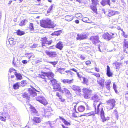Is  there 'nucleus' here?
<instances>
[{"instance_id":"obj_28","label":"nucleus","mask_w":128,"mask_h":128,"mask_svg":"<svg viewBox=\"0 0 128 128\" xmlns=\"http://www.w3.org/2000/svg\"><path fill=\"white\" fill-rule=\"evenodd\" d=\"M82 20L83 22L87 23H90L92 22V21L89 20L88 18L85 17L83 18Z\"/></svg>"},{"instance_id":"obj_39","label":"nucleus","mask_w":128,"mask_h":128,"mask_svg":"<svg viewBox=\"0 0 128 128\" xmlns=\"http://www.w3.org/2000/svg\"><path fill=\"white\" fill-rule=\"evenodd\" d=\"M30 108L31 109V112H33V113H35L36 112V110L34 108V107L31 105H30Z\"/></svg>"},{"instance_id":"obj_46","label":"nucleus","mask_w":128,"mask_h":128,"mask_svg":"<svg viewBox=\"0 0 128 128\" xmlns=\"http://www.w3.org/2000/svg\"><path fill=\"white\" fill-rule=\"evenodd\" d=\"M113 88L116 92L117 93L116 86L115 83H114L113 85Z\"/></svg>"},{"instance_id":"obj_37","label":"nucleus","mask_w":128,"mask_h":128,"mask_svg":"<svg viewBox=\"0 0 128 128\" xmlns=\"http://www.w3.org/2000/svg\"><path fill=\"white\" fill-rule=\"evenodd\" d=\"M75 17L78 18H82V15L80 13H78L75 15Z\"/></svg>"},{"instance_id":"obj_23","label":"nucleus","mask_w":128,"mask_h":128,"mask_svg":"<svg viewBox=\"0 0 128 128\" xmlns=\"http://www.w3.org/2000/svg\"><path fill=\"white\" fill-rule=\"evenodd\" d=\"M22 96L23 98L28 100H29L30 98L29 95L26 92L23 93L22 95Z\"/></svg>"},{"instance_id":"obj_63","label":"nucleus","mask_w":128,"mask_h":128,"mask_svg":"<svg viewBox=\"0 0 128 128\" xmlns=\"http://www.w3.org/2000/svg\"><path fill=\"white\" fill-rule=\"evenodd\" d=\"M70 70H72L74 71L75 72H77V70L75 69L74 68H72L70 69Z\"/></svg>"},{"instance_id":"obj_45","label":"nucleus","mask_w":128,"mask_h":128,"mask_svg":"<svg viewBox=\"0 0 128 128\" xmlns=\"http://www.w3.org/2000/svg\"><path fill=\"white\" fill-rule=\"evenodd\" d=\"M63 122L66 125L70 126V122L66 121L65 120H63Z\"/></svg>"},{"instance_id":"obj_64","label":"nucleus","mask_w":128,"mask_h":128,"mask_svg":"<svg viewBox=\"0 0 128 128\" xmlns=\"http://www.w3.org/2000/svg\"><path fill=\"white\" fill-rule=\"evenodd\" d=\"M22 62L24 64H26L27 63V61L26 60H24L22 61Z\"/></svg>"},{"instance_id":"obj_52","label":"nucleus","mask_w":128,"mask_h":128,"mask_svg":"<svg viewBox=\"0 0 128 128\" xmlns=\"http://www.w3.org/2000/svg\"><path fill=\"white\" fill-rule=\"evenodd\" d=\"M76 104V103H74L73 104V105H74V108H73V110H74V111H75V112H76V113H78V112H76V105H75Z\"/></svg>"},{"instance_id":"obj_25","label":"nucleus","mask_w":128,"mask_h":128,"mask_svg":"<svg viewBox=\"0 0 128 128\" xmlns=\"http://www.w3.org/2000/svg\"><path fill=\"white\" fill-rule=\"evenodd\" d=\"M29 28L30 30L31 31V32L32 33H35V32L34 31V28L33 25L32 23H31L30 24L29 26Z\"/></svg>"},{"instance_id":"obj_62","label":"nucleus","mask_w":128,"mask_h":128,"mask_svg":"<svg viewBox=\"0 0 128 128\" xmlns=\"http://www.w3.org/2000/svg\"><path fill=\"white\" fill-rule=\"evenodd\" d=\"M83 81L85 83H87L88 82V80L86 78H84L83 79Z\"/></svg>"},{"instance_id":"obj_41","label":"nucleus","mask_w":128,"mask_h":128,"mask_svg":"<svg viewBox=\"0 0 128 128\" xmlns=\"http://www.w3.org/2000/svg\"><path fill=\"white\" fill-rule=\"evenodd\" d=\"M60 30L55 32H54L52 33V35H56L58 36L60 35Z\"/></svg>"},{"instance_id":"obj_44","label":"nucleus","mask_w":128,"mask_h":128,"mask_svg":"<svg viewBox=\"0 0 128 128\" xmlns=\"http://www.w3.org/2000/svg\"><path fill=\"white\" fill-rule=\"evenodd\" d=\"M92 4L96 5L98 3V1L97 0H91Z\"/></svg>"},{"instance_id":"obj_48","label":"nucleus","mask_w":128,"mask_h":128,"mask_svg":"<svg viewBox=\"0 0 128 128\" xmlns=\"http://www.w3.org/2000/svg\"><path fill=\"white\" fill-rule=\"evenodd\" d=\"M6 118L4 116H0V119L2 121H5L6 120Z\"/></svg>"},{"instance_id":"obj_16","label":"nucleus","mask_w":128,"mask_h":128,"mask_svg":"<svg viewBox=\"0 0 128 128\" xmlns=\"http://www.w3.org/2000/svg\"><path fill=\"white\" fill-rule=\"evenodd\" d=\"M41 121V118L38 117H34L32 119L33 124H36L40 123Z\"/></svg>"},{"instance_id":"obj_24","label":"nucleus","mask_w":128,"mask_h":128,"mask_svg":"<svg viewBox=\"0 0 128 128\" xmlns=\"http://www.w3.org/2000/svg\"><path fill=\"white\" fill-rule=\"evenodd\" d=\"M61 42H59L56 46V48L60 49V50L62 49L63 47V44H62Z\"/></svg>"},{"instance_id":"obj_22","label":"nucleus","mask_w":128,"mask_h":128,"mask_svg":"<svg viewBox=\"0 0 128 128\" xmlns=\"http://www.w3.org/2000/svg\"><path fill=\"white\" fill-rule=\"evenodd\" d=\"M65 18L66 20L70 21L73 19L74 17L72 15H67L66 16Z\"/></svg>"},{"instance_id":"obj_34","label":"nucleus","mask_w":128,"mask_h":128,"mask_svg":"<svg viewBox=\"0 0 128 128\" xmlns=\"http://www.w3.org/2000/svg\"><path fill=\"white\" fill-rule=\"evenodd\" d=\"M15 74L17 79L20 80L21 79L22 76L20 74H18L17 72H15Z\"/></svg>"},{"instance_id":"obj_50","label":"nucleus","mask_w":128,"mask_h":128,"mask_svg":"<svg viewBox=\"0 0 128 128\" xmlns=\"http://www.w3.org/2000/svg\"><path fill=\"white\" fill-rule=\"evenodd\" d=\"M65 92L66 93L67 95L69 97V96L70 97L71 96V94L68 90L66 91Z\"/></svg>"},{"instance_id":"obj_33","label":"nucleus","mask_w":128,"mask_h":128,"mask_svg":"<svg viewBox=\"0 0 128 128\" xmlns=\"http://www.w3.org/2000/svg\"><path fill=\"white\" fill-rule=\"evenodd\" d=\"M95 114V113L94 112H91L88 113L84 114V116H89L91 115L94 116Z\"/></svg>"},{"instance_id":"obj_1","label":"nucleus","mask_w":128,"mask_h":128,"mask_svg":"<svg viewBox=\"0 0 128 128\" xmlns=\"http://www.w3.org/2000/svg\"><path fill=\"white\" fill-rule=\"evenodd\" d=\"M100 104V103L98 104L96 103H94V108L95 112V114H100L102 120V121L104 122L107 120L109 119V118L108 117L106 118L104 116V112L103 110V108H100L99 107Z\"/></svg>"},{"instance_id":"obj_21","label":"nucleus","mask_w":128,"mask_h":128,"mask_svg":"<svg viewBox=\"0 0 128 128\" xmlns=\"http://www.w3.org/2000/svg\"><path fill=\"white\" fill-rule=\"evenodd\" d=\"M107 75L108 77L111 76L112 75V74L110 71V68L108 66H107Z\"/></svg>"},{"instance_id":"obj_53","label":"nucleus","mask_w":128,"mask_h":128,"mask_svg":"<svg viewBox=\"0 0 128 128\" xmlns=\"http://www.w3.org/2000/svg\"><path fill=\"white\" fill-rule=\"evenodd\" d=\"M14 60L15 58L14 57L13 58L12 64L14 65L15 66H16V62H14Z\"/></svg>"},{"instance_id":"obj_13","label":"nucleus","mask_w":128,"mask_h":128,"mask_svg":"<svg viewBox=\"0 0 128 128\" xmlns=\"http://www.w3.org/2000/svg\"><path fill=\"white\" fill-rule=\"evenodd\" d=\"M92 99L94 100V103L98 104V102L100 100V98L97 94H95L92 97Z\"/></svg>"},{"instance_id":"obj_26","label":"nucleus","mask_w":128,"mask_h":128,"mask_svg":"<svg viewBox=\"0 0 128 128\" xmlns=\"http://www.w3.org/2000/svg\"><path fill=\"white\" fill-rule=\"evenodd\" d=\"M94 6L92 5L90 6V8L94 12L97 14V9L96 6V5H95L94 4Z\"/></svg>"},{"instance_id":"obj_6","label":"nucleus","mask_w":128,"mask_h":128,"mask_svg":"<svg viewBox=\"0 0 128 128\" xmlns=\"http://www.w3.org/2000/svg\"><path fill=\"white\" fill-rule=\"evenodd\" d=\"M32 88H30L28 89V91L30 94L31 96L34 97L37 95V93L36 92H39L36 89L31 86Z\"/></svg>"},{"instance_id":"obj_20","label":"nucleus","mask_w":128,"mask_h":128,"mask_svg":"<svg viewBox=\"0 0 128 128\" xmlns=\"http://www.w3.org/2000/svg\"><path fill=\"white\" fill-rule=\"evenodd\" d=\"M111 81L110 80H106L105 82V84L106 86V88L108 90L110 89V84Z\"/></svg>"},{"instance_id":"obj_42","label":"nucleus","mask_w":128,"mask_h":128,"mask_svg":"<svg viewBox=\"0 0 128 128\" xmlns=\"http://www.w3.org/2000/svg\"><path fill=\"white\" fill-rule=\"evenodd\" d=\"M53 6H54V4H52L50 7L48 9L47 11V13H49L50 12V11L52 10V8L53 7Z\"/></svg>"},{"instance_id":"obj_54","label":"nucleus","mask_w":128,"mask_h":128,"mask_svg":"<svg viewBox=\"0 0 128 128\" xmlns=\"http://www.w3.org/2000/svg\"><path fill=\"white\" fill-rule=\"evenodd\" d=\"M38 45L36 44H34L32 46H30L31 48H35L37 47Z\"/></svg>"},{"instance_id":"obj_9","label":"nucleus","mask_w":128,"mask_h":128,"mask_svg":"<svg viewBox=\"0 0 128 128\" xmlns=\"http://www.w3.org/2000/svg\"><path fill=\"white\" fill-rule=\"evenodd\" d=\"M99 39V37L97 36L92 37L90 38V40L92 41L93 43L95 45H96L97 43L100 42Z\"/></svg>"},{"instance_id":"obj_19","label":"nucleus","mask_w":128,"mask_h":128,"mask_svg":"<svg viewBox=\"0 0 128 128\" xmlns=\"http://www.w3.org/2000/svg\"><path fill=\"white\" fill-rule=\"evenodd\" d=\"M73 80H69L68 79H64L62 80V82L66 84H70L73 82Z\"/></svg>"},{"instance_id":"obj_35","label":"nucleus","mask_w":128,"mask_h":128,"mask_svg":"<svg viewBox=\"0 0 128 128\" xmlns=\"http://www.w3.org/2000/svg\"><path fill=\"white\" fill-rule=\"evenodd\" d=\"M51 84L52 86L58 83L57 82L56 80L54 79H53L52 80H50Z\"/></svg>"},{"instance_id":"obj_43","label":"nucleus","mask_w":128,"mask_h":128,"mask_svg":"<svg viewBox=\"0 0 128 128\" xmlns=\"http://www.w3.org/2000/svg\"><path fill=\"white\" fill-rule=\"evenodd\" d=\"M92 74L94 75L97 78H100V74L98 73H93V74Z\"/></svg>"},{"instance_id":"obj_8","label":"nucleus","mask_w":128,"mask_h":128,"mask_svg":"<svg viewBox=\"0 0 128 128\" xmlns=\"http://www.w3.org/2000/svg\"><path fill=\"white\" fill-rule=\"evenodd\" d=\"M45 53L47 55L51 58L56 57L57 55L56 52L50 51L48 50H46L45 51Z\"/></svg>"},{"instance_id":"obj_27","label":"nucleus","mask_w":128,"mask_h":128,"mask_svg":"<svg viewBox=\"0 0 128 128\" xmlns=\"http://www.w3.org/2000/svg\"><path fill=\"white\" fill-rule=\"evenodd\" d=\"M78 109L79 112H82L85 110V108L84 106L81 105L78 107Z\"/></svg>"},{"instance_id":"obj_18","label":"nucleus","mask_w":128,"mask_h":128,"mask_svg":"<svg viewBox=\"0 0 128 128\" xmlns=\"http://www.w3.org/2000/svg\"><path fill=\"white\" fill-rule=\"evenodd\" d=\"M71 88L72 90L74 91H78L79 92H81L80 89V88L78 86L75 85H73L72 86Z\"/></svg>"},{"instance_id":"obj_60","label":"nucleus","mask_w":128,"mask_h":128,"mask_svg":"<svg viewBox=\"0 0 128 128\" xmlns=\"http://www.w3.org/2000/svg\"><path fill=\"white\" fill-rule=\"evenodd\" d=\"M14 70H15L13 68H12L9 70V72H11L13 71Z\"/></svg>"},{"instance_id":"obj_38","label":"nucleus","mask_w":128,"mask_h":128,"mask_svg":"<svg viewBox=\"0 0 128 128\" xmlns=\"http://www.w3.org/2000/svg\"><path fill=\"white\" fill-rule=\"evenodd\" d=\"M114 114L116 118V119L118 120V112L117 110L115 109L114 111Z\"/></svg>"},{"instance_id":"obj_57","label":"nucleus","mask_w":128,"mask_h":128,"mask_svg":"<svg viewBox=\"0 0 128 128\" xmlns=\"http://www.w3.org/2000/svg\"><path fill=\"white\" fill-rule=\"evenodd\" d=\"M125 96L126 98L128 101V92L126 94Z\"/></svg>"},{"instance_id":"obj_10","label":"nucleus","mask_w":128,"mask_h":128,"mask_svg":"<svg viewBox=\"0 0 128 128\" xmlns=\"http://www.w3.org/2000/svg\"><path fill=\"white\" fill-rule=\"evenodd\" d=\"M104 78H98L97 82L98 84H99L102 87H103L104 86Z\"/></svg>"},{"instance_id":"obj_2","label":"nucleus","mask_w":128,"mask_h":128,"mask_svg":"<svg viewBox=\"0 0 128 128\" xmlns=\"http://www.w3.org/2000/svg\"><path fill=\"white\" fill-rule=\"evenodd\" d=\"M40 24L41 26L44 28H51L54 29L56 28V24L52 22L51 20L49 19L41 21Z\"/></svg>"},{"instance_id":"obj_17","label":"nucleus","mask_w":128,"mask_h":128,"mask_svg":"<svg viewBox=\"0 0 128 128\" xmlns=\"http://www.w3.org/2000/svg\"><path fill=\"white\" fill-rule=\"evenodd\" d=\"M101 4L103 6H104L107 4H108L109 6H110V0H102Z\"/></svg>"},{"instance_id":"obj_30","label":"nucleus","mask_w":128,"mask_h":128,"mask_svg":"<svg viewBox=\"0 0 128 128\" xmlns=\"http://www.w3.org/2000/svg\"><path fill=\"white\" fill-rule=\"evenodd\" d=\"M28 22L27 20L26 19L22 20L21 21L19 24V25L22 26L25 25Z\"/></svg>"},{"instance_id":"obj_31","label":"nucleus","mask_w":128,"mask_h":128,"mask_svg":"<svg viewBox=\"0 0 128 128\" xmlns=\"http://www.w3.org/2000/svg\"><path fill=\"white\" fill-rule=\"evenodd\" d=\"M126 40V39H124V49L128 48V42Z\"/></svg>"},{"instance_id":"obj_29","label":"nucleus","mask_w":128,"mask_h":128,"mask_svg":"<svg viewBox=\"0 0 128 128\" xmlns=\"http://www.w3.org/2000/svg\"><path fill=\"white\" fill-rule=\"evenodd\" d=\"M8 42L9 44L11 45H14L16 43L15 41H14V39L12 38H9Z\"/></svg>"},{"instance_id":"obj_32","label":"nucleus","mask_w":128,"mask_h":128,"mask_svg":"<svg viewBox=\"0 0 128 128\" xmlns=\"http://www.w3.org/2000/svg\"><path fill=\"white\" fill-rule=\"evenodd\" d=\"M21 84V83H19V82H17V83L14 84L13 85V88L14 89H17L20 86V85Z\"/></svg>"},{"instance_id":"obj_58","label":"nucleus","mask_w":128,"mask_h":128,"mask_svg":"<svg viewBox=\"0 0 128 128\" xmlns=\"http://www.w3.org/2000/svg\"><path fill=\"white\" fill-rule=\"evenodd\" d=\"M122 34L124 37V38H127L128 37V35L126 34H125V32H123L122 33Z\"/></svg>"},{"instance_id":"obj_61","label":"nucleus","mask_w":128,"mask_h":128,"mask_svg":"<svg viewBox=\"0 0 128 128\" xmlns=\"http://www.w3.org/2000/svg\"><path fill=\"white\" fill-rule=\"evenodd\" d=\"M85 56L84 55H81L80 56V58L82 60H84L85 58Z\"/></svg>"},{"instance_id":"obj_11","label":"nucleus","mask_w":128,"mask_h":128,"mask_svg":"<svg viewBox=\"0 0 128 128\" xmlns=\"http://www.w3.org/2000/svg\"><path fill=\"white\" fill-rule=\"evenodd\" d=\"M76 39L77 40H82L86 39L87 37V35L85 34H78L77 35Z\"/></svg>"},{"instance_id":"obj_40","label":"nucleus","mask_w":128,"mask_h":128,"mask_svg":"<svg viewBox=\"0 0 128 128\" xmlns=\"http://www.w3.org/2000/svg\"><path fill=\"white\" fill-rule=\"evenodd\" d=\"M46 75L47 76H50L52 78L54 77V74L52 72H50L46 74Z\"/></svg>"},{"instance_id":"obj_14","label":"nucleus","mask_w":128,"mask_h":128,"mask_svg":"<svg viewBox=\"0 0 128 128\" xmlns=\"http://www.w3.org/2000/svg\"><path fill=\"white\" fill-rule=\"evenodd\" d=\"M53 86V89L55 91H58L61 92V89L60 85L58 83H57L54 85Z\"/></svg>"},{"instance_id":"obj_59","label":"nucleus","mask_w":128,"mask_h":128,"mask_svg":"<svg viewBox=\"0 0 128 128\" xmlns=\"http://www.w3.org/2000/svg\"><path fill=\"white\" fill-rule=\"evenodd\" d=\"M91 64V62L90 61H87L86 62V64L87 65H88Z\"/></svg>"},{"instance_id":"obj_3","label":"nucleus","mask_w":128,"mask_h":128,"mask_svg":"<svg viewBox=\"0 0 128 128\" xmlns=\"http://www.w3.org/2000/svg\"><path fill=\"white\" fill-rule=\"evenodd\" d=\"M116 35V34L115 33H112L110 32L109 33H108L106 32L103 34L102 37L105 39L110 40L114 38Z\"/></svg>"},{"instance_id":"obj_56","label":"nucleus","mask_w":128,"mask_h":128,"mask_svg":"<svg viewBox=\"0 0 128 128\" xmlns=\"http://www.w3.org/2000/svg\"><path fill=\"white\" fill-rule=\"evenodd\" d=\"M53 122L48 121L47 122V124H49L50 125V126L51 127L52 126V125Z\"/></svg>"},{"instance_id":"obj_12","label":"nucleus","mask_w":128,"mask_h":128,"mask_svg":"<svg viewBox=\"0 0 128 128\" xmlns=\"http://www.w3.org/2000/svg\"><path fill=\"white\" fill-rule=\"evenodd\" d=\"M119 12L112 10H109L108 13V16L110 17L112 16L115 14H118Z\"/></svg>"},{"instance_id":"obj_51","label":"nucleus","mask_w":128,"mask_h":128,"mask_svg":"<svg viewBox=\"0 0 128 128\" xmlns=\"http://www.w3.org/2000/svg\"><path fill=\"white\" fill-rule=\"evenodd\" d=\"M33 56V58L34 57V55L30 54H28V58L29 59H30V58Z\"/></svg>"},{"instance_id":"obj_15","label":"nucleus","mask_w":128,"mask_h":128,"mask_svg":"<svg viewBox=\"0 0 128 128\" xmlns=\"http://www.w3.org/2000/svg\"><path fill=\"white\" fill-rule=\"evenodd\" d=\"M42 43L43 46H44V44H51L52 42L51 41H48L47 40V38L46 37H44L42 38Z\"/></svg>"},{"instance_id":"obj_55","label":"nucleus","mask_w":128,"mask_h":128,"mask_svg":"<svg viewBox=\"0 0 128 128\" xmlns=\"http://www.w3.org/2000/svg\"><path fill=\"white\" fill-rule=\"evenodd\" d=\"M68 90L67 88H63V89H61V92L64 93L63 92L64 91L65 92H66V91Z\"/></svg>"},{"instance_id":"obj_49","label":"nucleus","mask_w":128,"mask_h":128,"mask_svg":"<svg viewBox=\"0 0 128 128\" xmlns=\"http://www.w3.org/2000/svg\"><path fill=\"white\" fill-rule=\"evenodd\" d=\"M25 81H24V80L22 81L21 82H19V83H20L21 84L20 85V86H23L24 85H25L26 83L25 82Z\"/></svg>"},{"instance_id":"obj_36","label":"nucleus","mask_w":128,"mask_h":128,"mask_svg":"<svg viewBox=\"0 0 128 128\" xmlns=\"http://www.w3.org/2000/svg\"><path fill=\"white\" fill-rule=\"evenodd\" d=\"M16 33L18 35L20 36L23 35L24 34V32L21 31L20 30H18L17 31Z\"/></svg>"},{"instance_id":"obj_47","label":"nucleus","mask_w":128,"mask_h":128,"mask_svg":"<svg viewBox=\"0 0 128 128\" xmlns=\"http://www.w3.org/2000/svg\"><path fill=\"white\" fill-rule=\"evenodd\" d=\"M65 69V68H60L57 69V71L58 72H61L62 71H64Z\"/></svg>"},{"instance_id":"obj_4","label":"nucleus","mask_w":128,"mask_h":128,"mask_svg":"<svg viewBox=\"0 0 128 128\" xmlns=\"http://www.w3.org/2000/svg\"><path fill=\"white\" fill-rule=\"evenodd\" d=\"M82 92L84 94V98L86 99L90 98L92 93V91L86 88L83 89Z\"/></svg>"},{"instance_id":"obj_7","label":"nucleus","mask_w":128,"mask_h":128,"mask_svg":"<svg viewBox=\"0 0 128 128\" xmlns=\"http://www.w3.org/2000/svg\"><path fill=\"white\" fill-rule=\"evenodd\" d=\"M36 100L44 104H47V101L44 97L42 96H38L36 98Z\"/></svg>"},{"instance_id":"obj_5","label":"nucleus","mask_w":128,"mask_h":128,"mask_svg":"<svg viewBox=\"0 0 128 128\" xmlns=\"http://www.w3.org/2000/svg\"><path fill=\"white\" fill-rule=\"evenodd\" d=\"M116 101L114 99H112L108 101L107 104L108 106V109L109 110L113 109L114 106Z\"/></svg>"}]
</instances>
